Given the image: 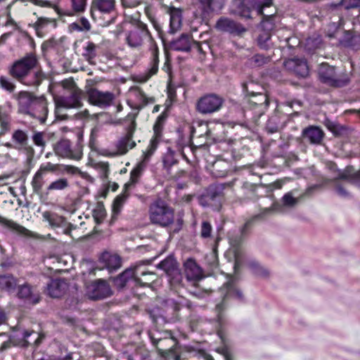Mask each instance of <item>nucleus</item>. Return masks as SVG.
Returning a JSON list of instances; mask_svg holds the SVG:
<instances>
[{"instance_id":"obj_6","label":"nucleus","mask_w":360,"mask_h":360,"mask_svg":"<svg viewBox=\"0 0 360 360\" xmlns=\"http://www.w3.org/2000/svg\"><path fill=\"white\" fill-rule=\"evenodd\" d=\"M138 112H129L124 119V122L129 124L126 127L127 134L122 137L116 143L117 151L110 153L109 157H115L117 155L126 154L129 149L136 146V143L132 140L136 128V118Z\"/></svg>"},{"instance_id":"obj_54","label":"nucleus","mask_w":360,"mask_h":360,"mask_svg":"<svg viewBox=\"0 0 360 360\" xmlns=\"http://www.w3.org/2000/svg\"><path fill=\"white\" fill-rule=\"evenodd\" d=\"M32 141L36 146L40 147L43 150L46 146V141L44 140V134L41 131H34L32 136Z\"/></svg>"},{"instance_id":"obj_39","label":"nucleus","mask_w":360,"mask_h":360,"mask_svg":"<svg viewBox=\"0 0 360 360\" xmlns=\"http://www.w3.org/2000/svg\"><path fill=\"white\" fill-rule=\"evenodd\" d=\"M148 336L153 346H157L159 343L174 342V338L167 332L149 331Z\"/></svg>"},{"instance_id":"obj_38","label":"nucleus","mask_w":360,"mask_h":360,"mask_svg":"<svg viewBox=\"0 0 360 360\" xmlns=\"http://www.w3.org/2000/svg\"><path fill=\"white\" fill-rule=\"evenodd\" d=\"M0 224L22 236H29L30 231L25 227L17 224L11 219L0 216Z\"/></svg>"},{"instance_id":"obj_60","label":"nucleus","mask_w":360,"mask_h":360,"mask_svg":"<svg viewBox=\"0 0 360 360\" xmlns=\"http://www.w3.org/2000/svg\"><path fill=\"white\" fill-rule=\"evenodd\" d=\"M105 210L102 203L99 202L98 207L94 210L93 216L97 224H101L105 216Z\"/></svg>"},{"instance_id":"obj_14","label":"nucleus","mask_w":360,"mask_h":360,"mask_svg":"<svg viewBox=\"0 0 360 360\" xmlns=\"http://www.w3.org/2000/svg\"><path fill=\"white\" fill-rule=\"evenodd\" d=\"M146 274H148V272L140 271V266L136 265L134 268H128L117 276L114 277L112 278V282L114 285L118 290H122L126 287L127 284L132 280H134L136 283H142V280L141 279L140 276H143ZM149 274L153 275L150 273H149Z\"/></svg>"},{"instance_id":"obj_46","label":"nucleus","mask_w":360,"mask_h":360,"mask_svg":"<svg viewBox=\"0 0 360 360\" xmlns=\"http://www.w3.org/2000/svg\"><path fill=\"white\" fill-rule=\"evenodd\" d=\"M69 187V182L65 178L58 179L51 182L46 188V194L48 195L51 191H62Z\"/></svg>"},{"instance_id":"obj_32","label":"nucleus","mask_w":360,"mask_h":360,"mask_svg":"<svg viewBox=\"0 0 360 360\" xmlns=\"http://www.w3.org/2000/svg\"><path fill=\"white\" fill-rule=\"evenodd\" d=\"M185 274L189 281H198L202 278V269L195 259L188 258L184 264Z\"/></svg>"},{"instance_id":"obj_58","label":"nucleus","mask_w":360,"mask_h":360,"mask_svg":"<svg viewBox=\"0 0 360 360\" xmlns=\"http://www.w3.org/2000/svg\"><path fill=\"white\" fill-rule=\"evenodd\" d=\"M96 46L94 43L91 41L87 42V44L84 48L85 53H83V56L89 60L94 58L96 56Z\"/></svg>"},{"instance_id":"obj_50","label":"nucleus","mask_w":360,"mask_h":360,"mask_svg":"<svg viewBox=\"0 0 360 360\" xmlns=\"http://www.w3.org/2000/svg\"><path fill=\"white\" fill-rule=\"evenodd\" d=\"M159 51L157 46L152 49V61L149 69V77L155 75L158 71Z\"/></svg>"},{"instance_id":"obj_62","label":"nucleus","mask_w":360,"mask_h":360,"mask_svg":"<svg viewBox=\"0 0 360 360\" xmlns=\"http://www.w3.org/2000/svg\"><path fill=\"white\" fill-rule=\"evenodd\" d=\"M340 4H342V6L347 11L360 8L359 0H341Z\"/></svg>"},{"instance_id":"obj_1","label":"nucleus","mask_w":360,"mask_h":360,"mask_svg":"<svg viewBox=\"0 0 360 360\" xmlns=\"http://www.w3.org/2000/svg\"><path fill=\"white\" fill-rule=\"evenodd\" d=\"M276 210L275 206L264 208L260 213L248 219L243 226L229 232L228 239L230 248L226 250V262L230 264L232 272L226 273V300L230 297L241 302L244 300L242 291L236 287V283L240 278V268L244 264H247L257 276L262 277L269 276V273L266 269L261 266L255 259L248 257L243 248V242L255 221L264 219Z\"/></svg>"},{"instance_id":"obj_20","label":"nucleus","mask_w":360,"mask_h":360,"mask_svg":"<svg viewBox=\"0 0 360 360\" xmlns=\"http://www.w3.org/2000/svg\"><path fill=\"white\" fill-rule=\"evenodd\" d=\"M150 36V32L146 25L139 22L127 35V44L131 48H139L143 44V39Z\"/></svg>"},{"instance_id":"obj_13","label":"nucleus","mask_w":360,"mask_h":360,"mask_svg":"<svg viewBox=\"0 0 360 360\" xmlns=\"http://www.w3.org/2000/svg\"><path fill=\"white\" fill-rule=\"evenodd\" d=\"M225 191V183H214L210 184L201 195L200 203L205 206L212 205L219 208L221 207V200L223 198Z\"/></svg>"},{"instance_id":"obj_19","label":"nucleus","mask_w":360,"mask_h":360,"mask_svg":"<svg viewBox=\"0 0 360 360\" xmlns=\"http://www.w3.org/2000/svg\"><path fill=\"white\" fill-rule=\"evenodd\" d=\"M87 294L89 299L99 300L110 296L112 291L107 281L98 279L87 286Z\"/></svg>"},{"instance_id":"obj_59","label":"nucleus","mask_w":360,"mask_h":360,"mask_svg":"<svg viewBox=\"0 0 360 360\" xmlns=\"http://www.w3.org/2000/svg\"><path fill=\"white\" fill-rule=\"evenodd\" d=\"M0 87L9 93H13L15 89V85L9 79L4 76L0 77Z\"/></svg>"},{"instance_id":"obj_11","label":"nucleus","mask_w":360,"mask_h":360,"mask_svg":"<svg viewBox=\"0 0 360 360\" xmlns=\"http://www.w3.org/2000/svg\"><path fill=\"white\" fill-rule=\"evenodd\" d=\"M84 92L79 89L74 82L71 84L70 94L60 97L56 101V106L58 110L60 108H78L82 106V99Z\"/></svg>"},{"instance_id":"obj_25","label":"nucleus","mask_w":360,"mask_h":360,"mask_svg":"<svg viewBox=\"0 0 360 360\" xmlns=\"http://www.w3.org/2000/svg\"><path fill=\"white\" fill-rule=\"evenodd\" d=\"M34 335L36 338L34 340L35 345H40L46 338V335L43 333H37L34 330H24L21 332L20 335L12 334L9 337H13L15 342H19L17 347H27L31 342L29 341V338Z\"/></svg>"},{"instance_id":"obj_12","label":"nucleus","mask_w":360,"mask_h":360,"mask_svg":"<svg viewBox=\"0 0 360 360\" xmlns=\"http://www.w3.org/2000/svg\"><path fill=\"white\" fill-rule=\"evenodd\" d=\"M269 101L266 95L264 94H253L248 100L247 110H250V120L257 124L260 117L264 115L269 106Z\"/></svg>"},{"instance_id":"obj_9","label":"nucleus","mask_w":360,"mask_h":360,"mask_svg":"<svg viewBox=\"0 0 360 360\" xmlns=\"http://www.w3.org/2000/svg\"><path fill=\"white\" fill-rule=\"evenodd\" d=\"M13 143L7 142L4 146L8 148H14L22 150L27 155V162L31 163L34 157V150L29 145V136L27 131L22 129H16L12 134Z\"/></svg>"},{"instance_id":"obj_55","label":"nucleus","mask_w":360,"mask_h":360,"mask_svg":"<svg viewBox=\"0 0 360 360\" xmlns=\"http://www.w3.org/2000/svg\"><path fill=\"white\" fill-rule=\"evenodd\" d=\"M59 168L60 165L53 164L49 162H46V164H42L37 172H40V174L43 175L44 173L46 172L55 173L59 170Z\"/></svg>"},{"instance_id":"obj_23","label":"nucleus","mask_w":360,"mask_h":360,"mask_svg":"<svg viewBox=\"0 0 360 360\" xmlns=\"http://www.w3.org/2000/svg\"><path fill=\"white\" fill-rule=\"evenodd\" d=\"M302 138L311 145L319 146L323 143L325 132L319 126L309 125L302 129Z\"/></svg>"},{"instance_id":"obj_47","label":"nucleus","mask_w":360,"mask_h":360,"mask_svg":"<svg viewBox=\"0 0 360 360\" xmlns=\"http://www.w3.org/2000/svg\"><path fill=\"white\" fill-rule=\"evenodd\" d=\"M167 115L164 112H162L158 117L153 125L154 136L153 138H155L156 139H158L161 137L162 131L163 129V126L165 123Z\"/></svg>"},{"instance_id":"obj_40","label":"nucleus","mask_w":360,"mask_h":360,"mask_svg":"<svg viewBox=\"0 0 360 360\" xmlns=\"http://www.w3.org/2000/svg\"><path fill=\"white\" fill-rule=\"evenodd\" d=\"M291 63L295 73L300 77H306L309 75V68L307 60L303 58L292 60Z\"/></svg>"},{"instance_id":"obj_2","label":"nucleus","mask_w":360,"mask_h":360,"mask_svg":"<svg viewBox=\"0 0 360 360\" xmlns=\"http://www.w3.org/2000/svg\"><path fill=\"white\" fill-rule=\"evenodd\" d=\"M272 6L273 0H233L229 7V12L231 14L245 19L262 16V28L264 32H270L275 26L276 10L272 13L265 14L264 9Z\"/></svg>"},{"instance_id":"obj_42","label":"nucleus","mask_w":360,"mask_h":360,"mask_svg":"<svg viewBox=\"0 0 360 360\" xmlns=\"http://www.w3.org/2000/svg\"><path fill=\"white\" fill-rule=\"evenodd\" d=\"M247 29L240 23L226 18V32L233 37H242Z\"/></svg>"},{"instance_id":"obj_3","label":"nucleus","mask_w":360,"mask_h":360,"mask_svg":"<svg viewBox=\"0 0 360 360\" xmlns=\"http://www.w3.org/2000/svg\"><path fill=\"white\" fill-rule=\"evenodd\" d=\"M38 60L34 53H27L15 60L8 68L9 75L19 82L30 86H39L45 79L41 70H36Z\"/></svg>"},{"instance_id":"obj_21","label":"nucleus","mask_w":360,"mask_h":360,"mask_svg":"<svg viewBox=\"0 0 360 360\" xmlns=\"http://www.w3.org/2000/svg\"><path fill=\"white\" fill-rule=\"evenodd\" d=\"M321 188V185L315 184L308 187L306 191L302 194H298L297 189H293L290 192L285 193L282 198V202L283 205L286 207H294L301 200H303L306 198L311 197L315 191Z\"/></svg>"},{"instance_id":"obj_64","label":"nucleus","mask_w":360,"mask_h":360,"mask_svg":"<svg viewBox=\"0 0 360 360\" xmlns=\"http://www.w3.org/2000/svg\"><path fill=\"white\" fill-rule=\"evenodd\" d=\"M212 232V226L208 221H203L201 224L200 236L202 238H207L210 237Z\"/></svg>"},{"instance_id":"obj_29","label":"nucleus","mask_w":360,"mask_h":360,"mask_svg":"<svg viewBox=\"0 0 360 360\" xmlns=\"http://www.w3.org/2000/svg\"><path fill=\"white\" fill-rule=\"evenodd\" d=\"M202 10V18H207L212 13H217L224 7L225 0H198Z\"/></svg>"},{"instance_id":"obj_36","label":"nucleus","mask_w":360,"mask_h":360,"mask_svg":"<svg viewBox=\"0 0 360 360\" xmlns=\"http://www.w3.org/2000/svg\"><path fill=\"white\" fill-rule=\"evenodd\" d=\"M210 174L215 179L225 177V160L223 159L222 155H217L212 162L210 167Z\"/></svg>"},{"instance_id":"obj_27","label":"nucleus","mask_w":360,"mask_h":360,"mask_svg":"<svg viewBox=\"0 0 360 360\" xmlns=\"http://www.w3.org/2000/svg\"><path fill=\"white\" fill-rule=\"evenodd\" d=\"M69 285L65 278L51 279L47 285V291L50 297H61L68 290Z\"/></svg>"},{"instance_id":"obj_43","label":"nucleus","mask_w":360,"mask_h":360,"mask_svg":"<svg viewBox=\"0 0 360 360\" xmlns=\"http://www.w3.org/2000/svg\"><path fill=\"white\" fill-rule=\"evenodd\" d=\"M162 162L164 168L169 172L171 168L179 162L175 152L169 148L167 152L163 156Z\"/></svg>"},{"instance_id":"obj_45","label":"nucleus","mask_w":360,"mask_h":360,"mask_svg":"<svg viewBox=\"0 0 360 360\" xmlns=\"http://www.w3.org/2000/svg\"><path fill=\"white\" fill-rule=\"evenodd\" d=\"M326 126L335 136H343L347 133L348 128L345 125L328 121Z\"/></svg>"},{"instance_id":"obj_48","label":"nucleus","mask_w":360,"mask_h":360,"mask_svg":"<svg viewBox=\"0 0 360 360\" xmlns=\"http://www.w3.org/2000/svg\"><path fill=\"white\" fill-rule=\"evenodd\" d=\"M271 34L270 32H264L259 34L257 37V45L263 50H268L271 47Z\"/></svg>"},{"instance_id":"obj_5","label":"nucleus","mask_w":360,"mask_h":360,"mask_svg":"<svg viewBox=\"0 0 360 360\" xmlns=\"http://www.w3.org/2000/svg\"><path fill=\"white\" fill-rule=\"evenodd\" d=\"M149 214L151 222L162 227H167L174 222V210L161 199L150 205Z\"/></svg>"},{"instance_id":"obj_57","label":"nucleus","mask_w":360,"mask_h":360,"mask_svg":"<svg viewBox=\"0 0 360 360\" xmlns=\"http://www.w3.org/2000/svg\"><path fill=\"white\" fill-rule=\"evenodd\" d=\"M49 23H53L54 27L56 25L55 21L47 18L41 17L37 19L33 27L36 31H38V30H44Z\"/></svg>"},{"instance_id":"obj_17","label":"nucleus","mask_w":360,"mask_h":360,"mask_svg":"<svg viewBox=\"0 0 360 360\" xmlns=\"http://www.w3.org/2000/svg\"><path fill=\"white\" fill-rule=\"evenodd\" d=\"M15 292H16V297L25 304H37L41 300L37 288L27 282L22 284L18 283Z\"/></svg>"},{"instance_id":"obj_24","label":"nucleus","mask_w":360,"mask_h":360,"mask_svg":"<svg viewBox=\"0 0 360 360\" xmlns=\"http://www.w3.org/2000/svg\"><path fill=\"white\" fill-rule=\"evenodd\" d=\"M115 9V0H92L90 12L91 17L96 18L97 14H110Z\"/></svg>"},{"instance_id":"obj_15","label":"nucleus","mask_w":360,"mask_h":360,"mask_svg":"<svg viewBox=\"0 0 360 360\" xmlns=\"http://www.w3.org/2000/svg\"><path fill=\"white\" fill-rule=\"evenodd\" d=\"M223 101V98L215 94H207L198 99L196 109L202 115L211 114L221 108Z\"/></svg>"},{"instance_id":"obj_37","label":"nucleus","mask_w":360,"mask_h":360,"mask_svg":"<svg viewBox=\"0 0 360 360\" xmlns=\"http://www.w3.org/2000/svg\"><path fill=\"white\" fill-rule=\"evenodd\" d=\"M224 302L225 295L222 296L221 301L217 304L215 307L218 323L217 335L222 342L225 341V332L222 326L224 323V310L225 308Z\"/></svg>"},{"instance_id":"obj_16","label":"nucleus","mask_w":360,"mask_h":360,"mask_svg":"<svg viewBox=\"0 0 360 360\" xmlns=\"http://www.w3.org/2000/svg\"><path fill=\"white\" fill-rule=\"evenodd\" d=\"M86 94L90 104L102 108L110 106L115 98L112 92L101 91L94 87L88 88Z\"/></svg>"},{"instance_id":"obj_33","label":"nucleus","mask_w":360,"mask_h":360,"mask_svg":"<svg viewBox=\"0 0 360 360\" xmlns=\"http://www.w3.org/2000/svg\"><path fill=\"white\" fill-rule=\"evenodd\" d=\"M18 283V279L11 274H0V290H1L13 293L15 291Z\"/></svg>"},{"instance_id":"obj_10","label":"nucleus","mask_w":360,"mask_h":360,"mask_svg":"<svg viewBox=\"0 0 360 360\" xmlns=\"http://www.w3.org/2000/svg\"><path fill=\"white\" fill-rule=\"evenodd\" d=\"M53 150L56 155L63 158L79 160L82 158V146L79 141L72 146L70 140L60 139L54 144Z\"/></svg>"},{"instance_id":"obj_8","label":"nucleus","mask_w":360,"mask_h":360,"mask_svg":"<svg viewBox=\"0 0 360 360\" xmlns=\"http://www.w3.org/2000/svg\"><path fill=\"white\" fill-rule=\"evenodd\" d=\"M319 75L322 83L332 87H343L349 82V79L347 75H340L337 74L335 67L326 63L321 65Z\"/></svg>"},{"instance_id":"obj_49","label":"nucleus","mask_w":360,"mask_h":360,"mask_svg":"<svg viewBox=\"0 0 360 360\" xmlns=\"http://www.w3.org/2000/svg\"><path fill=\"white\" fill-rule=\"evenodd\" d=\"M281 124V122L279 115H274L268 120L266 128L269 132L274 133L279 129Z\"/></svg>"},{"instance_id":"obj_31","label":"nucleus","mask_w":360,"mask_h":360,"mask_svg":"<svg viewBox=\"0 0 360 360\" xmlns=\"http://www.w3.org/2000/svg\"><path fill=\"white\" fill-rule=\"evenodd\" d=\"M340 42L345 47L358 51L360 49V33L356 31L345 30Z\"/></svg>"},{"instance_id":"obj_56","label":"nucleus","mask_w":360,"mask_h":360,"mask_svg":"<svg viewBox=\"0 0 360 360\" xmlns=\"http://www.w3.org/2000/svg\"><path fill=\"white\" fill-rule=\"evenodd\" d=\"M148 357L147 352L142 348H137L134 352L127 355L128 360H145Z\"/></svg>"},{"instance_id":"obj_4","label":"nucleus","mask_w":360,"mask_h":360,"mask_svg":"<svg viewBox=\"0 0 360 360\" xmlns=\"http://www.w3.org/2000/svg\"><path fill=\"white\" fill-rule=\"evenodd\" d=\"M18 101V112L44 123L48 116V101L44 96H38L34 93L20 91L13 96Z\"/></svg>"},{"instance_id":"obj_30","label":"nucleus","mask_w":360,"mask_h":360,"mask_svg":"<svg viewBox=\"0 0 360 360\" xmlns=\"http://www.w3.org/2000/svg\"><path fill=\"white\" fill-rule=\"evenodd\" d=\"M195 42L192 38L191 34L183 33L176 39L170 42V49L176 51L189 52L191 49L192 44Z\"/></svg>"},{"instance_id":"obj_53","label":"nucleus","mask_w":360,"mask_h":360,"mask_svg":"<svg viewBox=\"0 0 360 360\" xmlns=\"http://www.w3.org/2000/svg\"><path fill=\"white\" fill-rule=\"evenodd\" d=\"M271 60L269 56H265L263 54L257 53L250 58L251 64L255 67H261L267 64Z\"/></svg>"},{"instance_id":"obj_44","label":"nucleus","mask_w":360,"mask_h":360,"mask_svg":"<svg viewBox=\"0 0 360 360\" xmlns=\"http://www.w3.org/2000/svg\"><path fill=\"white\" fill-rule=\"evenodd\" d=\"M124 192L122 193L121 195H119L117 196L114 200L113 206H112V218L113 219H116L117 215L120 213L121 207H122L123 204L126 201L127 198L129 196V194L127 193V191L128 189L124 188Z\"/></svg>"},{"instance_id":"obj_41","label":"nucleus","mask_w":360,"mask_h":360,"mask_svg":"<svg viewBox=\"0 0 360 360\" xmlns=\"http://www.w3.org/2000/svg\"><path fill=\"white\" fill-rule=\"evenodd\" d=\"M146 167V164L145 161L139 162L136 166L130 172V181L127 184H124V188L129 189V188L136 183L138 182L140 176H141L143 172Z\"/></svg>"},{"instance_id":"obj_26","label":"nucleus","mask_w":360,"mask_h":360,"mask_svg":"<svg viewBox=\"0 0 360 360\" xmlns=\"http://www.w3.org/2000/svg\"><path fill=\"white\" fill-rule=\"evenodd\" d=\"M162 353V356L167 359L168 360H184L188 359L191 353L194 352L195 350L192 347H181L176 345L174 349H160Z\"/></svg>"},{"instance_id":"obj_51","label":"nucleus","mask_w":360,"mask_h":360,"mask_svg":"<svg viewBox=\"0 0 360 360\" xmlns=\"http://www.w3.org/2000/svg\"><path fill=\"white\" fill-rule=\"evenodd\" d=\"M44 184L43 175L37 172L32 179V186L34 193L39 194Z\"/></svg>"},{"instance_id":"obj_61","label":"nucleus","mask_w":360,"mask_h":360,"mask_svg":"<svg viewBox=\"0 0 360 360\" xmlns=\"http://www.w3.org/2000/svg\"><path fill=\"white\" fill-rule=\"evenodd\" d=\"M160 309H153L150 312V318L156 324H162L166 322L165 318L159 314Z\"/></svg>"},{"instance_id":"obj_18","label":"nucleus","mask_w":360,"mask_h":360,"mask_svg":"<svg viewBox=\"0 0 360 360\" xmlns=\"http://www.w3.org/2000/svg\"><path fill=\"white\" fill-rule=\"evenodd\" d=\"M121 266L122 259L118 255L104 252L99 257L94 270L107 269L109 273H112L120 269Z\"/></svg>"},{"instance_id":"obj_7","label":"nucleus","mask_w":360,"mask_h":360,"mask_svg":"<svg viewBox=\"0 0 360 360\" xmlns=\"http://www.w3.org/2000/svg\"><path fill=\"white\" fill-rule=\"evenodd\" d=\"M340 181H346L360 187V169L354 171L352 167H347L343 171L340 170L338 175L330 180L338 195L342 198H349L350 193L340 184Z\"/></svg>"},{"instance_id":"obj_63","label":"nucleus","mask_w":360,"mask_h":360,"mask_svg":"<svg viewBox=\"0 0 360 360\" xmlns=\"http://www.w3.org/2000/svg\"><path fill=\"white\" fill-rule=\"evenodd\" d=\"M72 358V353L70 352L65 356L56 355H44L38 360H71Z\"/></svg>"},{"instance_id":"obj_28","label":"nucleus","mask_w":360,"mask_h":360,"mask_svg":"<svg viewBox=\"0 0 360 360\" xmlns=\"http://www.w3.org/2000/svg\"><path fill=\"white\" fill-rule=\"evenodd\" d=\"M167 8V13L169 15V30L170 34H174L181 27L183 10L179 8L167 5L162 6Z\"/></svg>"},{"instance_id":"obj_35","label":"nucleus","mask_w":360,"mask_h":360,"mask_svg":"<svg viewBox=\"0 0 360 360\" xmlns=\"http://www.w3.org/2000/svg\"><path fill=\"white\" fill-rule=\"evenodd\" d=\"M42 217L44 221L53 229L59 227H66L68 222L65 217L58 215L56 212L51 211L44 212Z\"/></svg>"},{"instance_id":"obj_34","label":"nucleus","mask_w":360,"mask_h":360,"mask_svg":"<svg viewBox=\"0 0 360 360\" xmlns=\"http://www.w3.org/2000/svg\"><path fill=\"white\" fill-rule=\"evenodd\" d=\"M157 267L160 269H162L170 276H175L179 273L178 263L172 255H169L161 261L157 265Z\"/></svg>"},{"instance_id":"obj_22","label":"nucleus","mask_w":360,"mask_h":360,"mask_svg":"<svg viewBox=\"0 0 360 360\" xmlns=\"http://www.w3.org/2000/svg\"><path fill=\"white\" fill-rule=\"evenodd\" d=\"M226 107L229 108V114L232 118L236 119L234 121H226V127H233L235 124H240L243 117L250 120V110L242 108L240 104L232 98H229L226 102Z\"/></svg>"},{"instance_id":"obj_52","label":"nucleus","mask_w":360,"mask_h":360,"mask_svg":"<svg viewBox=\"0 0 360 360\" xmlns=\"http://www.w3.org/2000/svg\"><path fill=\"white\" fill-rule=\"evenodd\" d=\"M158 141L155 138H152L150 144L147 150L143 152V159L142 161H145L146 164L149 160L150 158L153 155L155 150L157 149Z\"/></svg>"}]
</instances>
